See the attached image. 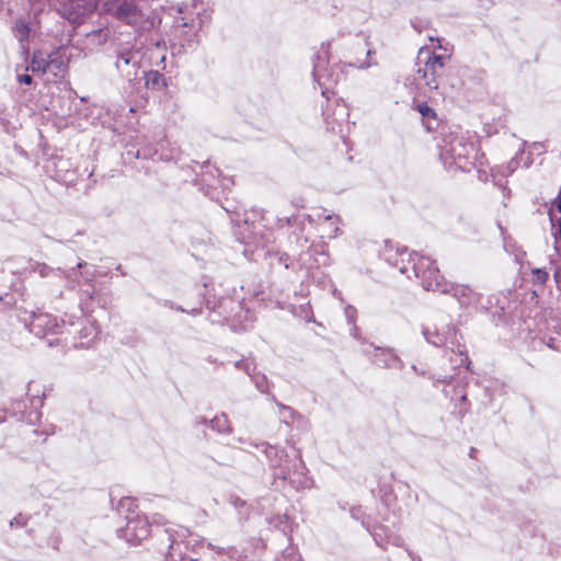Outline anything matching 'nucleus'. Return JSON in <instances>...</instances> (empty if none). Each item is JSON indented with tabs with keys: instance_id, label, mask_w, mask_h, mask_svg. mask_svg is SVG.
Here are the masks:
<instances>
[{
	"instance_id": "f257e3e1",
	"label": "nucleus",
	"mask_w": 561,
	"mask_h": 561,
	"mask_svg": "<svg viewBox=\"0 0 561 561\" xmlns=\"http://www.w3.org/2000/svg\"><path fill=\"white\" fill-rule=\"evenodd\" d=\"M397 254L404 260L409 256L411 270L416 278L421 279V285L425 290H432L439 294H450L457 299L461 308L476 309L481 301V294L467 285L451 284L444 279L435 263L425 255L417 253L410 255L405 250L397 251Z\"/></svg>"
},
{
	"instance_id": "f03ea898",
	"label": "nucleus",
	"mask_w": 561,
	"mask_h": 561,
	"mask_svg": "<svg viewBox=\"0 0 561 561\" xmlns=\"http://www.w3.org/2000/svg\"><path fill=\"white\" fill-rule=\"evenodd\" d=\"M156 2L157 0H124L112 5L108 14L138 33L149 32L162 21V7H154Z\"/></svg>"
},
{
	"instance_id": "7ed1b4c3",
	"label": "nucleus",
	"mask_w": 561,
	"mask_h": 561,
	"mask_svg": "<svg viewBox=\"0 0 561 561\" xmlns=\"http://www.w3.org/2000/svg\"><path fill=\"white\" fill-rule=\"evenodd\" d=\"M417 69L413 80L419 89H427L430 92H436L445 98L453 89L445 78V58L432 53L427 48H421L416 60Z\"/></svg>"
},
{
	"instance_id": "20e7f679",
	"label": "nucleus",
	"mask_w": 561,
	"mask_h": 561,
	"mask_svg": "<svg viewBox=\"0 0 561 561\" xmlns=\"http://www.w3.org/2000/svg\"><path fill=\"white\" fill-rule=\"evenodd\" d=\"M473 145L463 136H450L444 140L440 157L445 163L455 164L460 169L467 168L473 154Z\"/></svg>"
},
{
	"instance_id": "39448f33",
	"label": "nucleus",
	"mask_w": 561,
	"mask_h": 561,
	"mask_svg": "<svg viewBox=\"0 0 561 561\" xmlns=\"http://www.w3.org/2000/svg\"><path fill=\"white\" fill-rule=\"evenodd\" d=\"M312 77L321 88L322 95L328 98L329 90L336 80L333 70L329 68V45L324 43L312 57Z\"/></svg>"
},
{
	"instance_id": "423d86ee",
	"label": "nucleus",
	"mask_w": 561,
	"mask_h": 561,
	"mask_svg": "<svg viewBox=\"0 0 561 561\" xmlns=\"http://www.w3.org/2000/svg\"><path fill=\"white\" fill-rule=\"evenodd\" d=\"M141 56L138 49L122 46L116 53L115 69L128 82L137 80L140 70Z\"/></svg>"
},
{
	"instance_id": "0eeeda50",
	"label": "nucleus",
	"mask_w": 561,
	"mask_h": 561,
	"mask_svg": "<svg viewBox=\"0 0 561 561\" xmlns=\"http://www.w3.org/2000/svg\"><path fill=\"white\" fill-rule=\"evenodd\" d=\"M58 13L73 24H79L96 8L95 0H54Z\"/></svg>"
},
{
	"instance_id": "6e6552de",
	"label": "nucleus",
	"mask_w": 561,
	"mask_h": 561,
	"mask_svg": "<svg viewBox=\"0 0 561 561\" xmlns=\"http://www.w3.org/2000/svg\"><path fill=\"white\" fill-rule=\"evenodd\" d=\"M276 477L288 481L297 491L310 489L312 485V479L308 476L307 468L299 457L293 459L290 466L287 469H282L280 473H276Z\"/></svg>"
},
{
	"instance_id": "1a4fd4ad",
	"label": "nucleus",
	"mask_w": 561,
	"mask_h": 561,
	"mask_svg": "<svg viewBox=\"0 0 561 561\" xmlns=\"http://www.w3.org/2000/svg\"><path fill=\"white\" fill-rule=\"evenodd\" d=\"M150 533V525L146 517L135 515L127 517V523L119 530V536L128 542L136 545L146 539Z\"/></svg>"
},
{
	"instance_id": "9d476101",
	"label": "nucleus",
	"mask_w": 561,
	"mask_h": 561,
	"mask_svg": "<svg viewBox=\"0 0 561 561\" xmlns=\"http://www.w3.org/2000/svg\"><path fill=\"white\" fill-rule=\"evenodd\" d=\"M370 360L378 367L382 368H403V362L390 347L375 346L373 352L365 351Z\"/></svg>"
},
{
	"instance_id": "9b49d317",
	"label": "nucleus",
	"mask_w": 561,
	"mask_h": 561,
	"mask_svg": "<svg viewBox=\"0 0 561 561\" xmlns=\"http://www.w3.org/2000/svg\"><path fill=\"white\" fill-rule=\"evenodd\" d=\"M47 56V73L53 77H62L69 62V55L64 47H59Z\"/></svg>"
},
{
	"instance_id": "f8f14e48",
	"label": "nucleus",
	"mask_w": 561,
	"mask_h": 561,
	"mask_svg": "<svg viewBox=\"0 0 561 561\" xmlns=\"http://www.w3.org/2000/svg\"><path fill=\"white\" fill-rule=\"evenodd\" d=\"M262 447L271 468L277 470L275 474L280 473L282 469H287L290 466L291 460L288 459L283 448L266 443L262 444Z\"/></svg>"
},
{
	"instance_id": "ddd939ff",
	"label": "nucleus",
	"mask_w": 561,
	"mask_h": 561,
	"mask_svg": "<svg viewBox=\"0 0 561 561\" xmlns=\"http://www.w3.org/2000/svg\"><path fill=\"white\" fill-rule=\"evenodd\" d=\"M58 327L59 324L55 317L48 313H38L33 316L30 323V331L35 335L42 336L47 332L57 333Z\"/></svg>"
},
{
	"instance_id": "4468645a",
	"label": "nucleus",
	"mask_w": 561,
	"mask_h": 561,
	"mask_svg": "<svg viewBox=\"0 0 561 561\" xmlns=\"http://www.w3.org/2000/svg\"><path fill=\"white\" fill-rule=\"evenodd\" d=\"M454 329L449 327H447L446 330L443 329L442 331L435 327L434 330L425 328L423 330V334L428 343L433 344L434 346H442L447 343Z\"/></svg>"
},
{
	"instance_id": "2eb2a0df",
	"label": "nucleus",
	"mask_w": 561,
	"mask_h": 561,
	"mask_svg": "<svg viewBox=\"0 0 561 561\" xmlns=\"http://www.w3.org/2000/svg\"><path fill=\"white\" fill-rule=\"evenodd\" d=\"M46 60L47 56L42 51H34L31 64L26 67V70H31L34 73L48 75Z\"/></svg>"
},
{
	"instance_id": "dca6fc26",
	"label": "nucleus",
	"mask_w": 561,
	"mask_h": 561,
	"mask_svg": "<svg viewBox=\"0 0 561 561\" xmlns=\"http://www.w3.org/2000/svg\"><path fill=\"white\" fill-rule=\"evenodd\" d=\"M167 552L164 553V561H180L183 559V551L181 549V543L171 539V536H167Z\"/></svg>"
},
{
	"instance_id": "f3484780",
	"label": "nucleus",
	"mask_w": 561,
	"mask_h": 561,
	"mask_svg": "<svg viewBox=\"0 0 561 561\" xmlns=\"http://www.w3.org/2000/svg\"><path fill=\"white\" fill-rule=\"evenodd\" d=\"M209 425L214 431L218 432L219 434H231L232 432L229 419L225 413L214 416L209 421Z\"/></svg>"
},
{
	"instance_id": "a211bd4d",
	"label": "nucleus",
	"mask_w": 561,
	"mask_h": 561,
	"mask_svg": "<svg viewBox=\"0 0 561 561\" xmlns=\"http://www.w3.org/2000/svg\"><path fill=\"white\" fill-rule=\"evenodd\" d=\"M145 84L150 89H160L167 85L164 77L157 70L146 72Z\"/></svg>"
},
{
	"instance_id": "6ab92c4d",
	"label": "nucleus",
	"mask_w": 561,
	"mask_h": 561,
	"mask_svg": "<svg viewBox=\"0 0 561 561\" xmlns=\"http://www.w3.org/2000/svg\"><path fill=\"white\" fill-rule=\"evenodd\" d=\"M381 531L383 533L385 537H386V540L388 543H392V545H396V546H400L401 542H402V539L397 536V535H388L386 529L383 527H378V528H375L374 531H373V536L375 538V541L378 546H383V539H382V534Z\"/></svg>"
},
{
	"instance_id": "aec40b11",
	"label": "nucleus",
	"mask_w": 561,
	"mask_h": 561,
	"mask_svg": "<svg viewBox=\"0 0 561 561\" xmlns=\"http://www.w3.org/2000/svg\"><path fill=\"white\" fill-rule=\"evenodd\" d=\"M14 32H15L16 38L21 43L22 48L25 50L26 49L25 43L27 42V39L30 37V32H31L28 24L22 20L18 21L15 23Z\"/></svg>"
},
{
	"instance_id": "412c9836",
	"label": "nucleus",
	"mask_w": 561,
	"mask_h": 561,
	"mask_svg": "<svg viewBox=\"0 0 561 561\" xmlns=\"http://www.w3.org/2000/svg\"><path fill=\"white\" fill-rule=\"evenodd\" d=\"M249 376L252 378V380L255 383L256 388L261 392H266L268 390V382H267V379H266L265 375L260 374V373L251 371V375H249Z\"/></svg>"
},
{
	"instance_id": "4be33fe9",
	"label": "nucleus",
	"mask_w": 561,
	"mask_h": 561,
	"mask_svg": "<svg viewBox=\"0 0 561 561\" xmlns=\"http://www.w3.org/2000/svg\"><path fill=\"white\" fill-rule=\"evenodd\" d=\"M276 561H301V557L297 552L296 548L289 547L282 552Z\"/></svg>"
},
{
	"instance_id": "5701e85b",
	"label": "nucleus",
	"mask_w": 561,
	"mask_h": 561,
	"mask_svg": "<svg viewBox=\"0 0 561 561\" xmlns=\"http://www.w3.org/2000/svg\"><path fill=\"white\" fill-rule=\"evenodd\" d=\"M416 108H417L419 113L422 115V117L435 118V116H436L435 111L431 106H428L426 103H419L416 105Z\"/></svg>"
},
{
	"instance_id": "b1692460",
	"label": "nucleus",
	"mask_w": 561,
	"mask_h": 561,
	"mask_svg": "<svg viewBox=\"0 0 561 561\" xmlns=\"http://www.w3.org/2000/svg\"><path fill=\"white\" fill-rule=\"evenodd\" d=\"M534 282L537 284H545L548 280L549 274L546 270L535 268L533 270Z\"/></svg>"
},
{
	"instance_id": "393cba45",
	"label": "nucleus",
	"mask_w": 561,
	"mask_h": 561,
	"mask_svg": "<svg viewBox=\"0 0 561 561\" xmlns=\"http://www.w3.org/2000/svg\"><path fill=\"white\" fill-rule=\"evenodd\" d=\"M547 345L552 350L561 352V332L557 336L549 337Z\"/></svg>"
},
{
	"instance_id": "a878e982",
	"label": "nucleus",
	"mask_w": 561,
	"mask_h": 561,
	"mask_svg": "<svg viewBox=\"0 0 561 561\" xmlns=\"http://www.w3.org/2000/svg\"><path fill=\"white\" fill-rule=\"evenodd\" d=\"M234 365L237 368L243 369L248 375H251V371L255 370V367L252 365V363L248 360H238Z\"/></svg>"
},
{
	"instance_id": "bb28decb",
	"label": "nucleus",
	"mask_w": 561,
	"mask_h": 561,
	"mask_svg": "<svg viewBox=\"0 0 561 561\" xmlns=\"http://www.w3.org/2000/svg\"><path fill=\"white\" fill-rule=\"evenodd\" d=\"M227 444L233 448H238L247 445L248 443L242 437H232Z\"/></svg>"
},
{
	"instance_id": "cd10ccee",
	"label": "nucleus",
	"mask_w": 561,
	"mask_h": 561,
	"mask_svg": "<svg viewBox=\"0 0 561 561\" xmlns=\"http://www.w3.org/2000/svg\"><path fill=\"white\" fill-rule=\"evenodd\" d=\"M553 278L557 285V288L561 290V267H556L553 271Z\"/></svg>"
},
{
	"instance_id": "c85d7f7f",
	"label": "nucleus",
	"mask_w": 561,
	"mask_h": 561,
	"mask_svg": "<svg viewBox=\"0 0 561 561\" xmlns=\"http://www.w3.org/2000/svg\"><path fill=\"white\" fill-rule=\"evenodd\" d=\"M530 149H531V152L541 153L542 151L546 150V147H545L543 142H534L531 145Z\"/></svg>"
},
{
	"instance_id": "c756f323",
	"label": "nucleus",
	"mask_w": 561,
	"mask_h": 561,
	"mask_svg": "<svg viewBox=\"0 0 561 561\" xmlns=\"http://www.w3.org/2000/svg\"><path fill=\"white\" fill-rule=\"evenodd\" d=\"M18 81L22 84H31L33 79L30 75L23 73L18 76Z\"/></svg>"
},
{
	"instance_id": "7c9ffc66",
	"label": "nucleus",
	"mask_w": 561,
	"mask_h": 561,
	"mask_svg": "<svg viewBox=\"0 0 561 561\" xmlns=\"http://www.w3.org/2000/svg\"><path fill=\"white\" fill-rule=\"evenodd\" d=\"M207 547L214 551H216L218 554H227L229 552L228 549L226 548H222V547H217L215 545H213L211 542H208L207 543Z\"/></svg>"
},
{
	"instance_id": "2f4dec72",
	"label": "nucleus",
	"mask_w": 561,
	"mask_h": 561,
	"mask_svg": "<svg viewBox=\"0 0 561 561\" xmlns=\"http://www.w3.org/2000/svg\"><path fill=\"white\" fill-rule=\"evenodd\" d=\"M124 0H105L104 2V10L110 13V9L113 5H116L118 3H122Z\"/></svg>"
},
{
	"instance_id": "473e14b6",
	"label": "nucleus",
	"mask_w": 561,
	"mask_h": 561,
	"mask_svg": "<svg viewBox=\"0 0 561 561\" xmlns=\"http://www.w3.org/2000/svg\"><path fill=\"white\" fill-rule=\"evenodd\" d=\"M399 271L401 274H407L408 277H410V275H409L410 267L408 265L399 266Z\"/></svg>"
},
{
	"instance_id": "72a5a7b5",
	"label": "nucleus",
	"mask_w": 561,
	"mask_h": 561,
	"mask_svg": "<svg viewBox=\"0 0 561 561\" xmlns=\"http://www.w3.org/2000/svg\"><path fill=\"white\" fill-rule=\"evenodd\" d=\"M48 271H49V267H48V266H46V265H43V266L39 268V274H41L42 276H47Z\"/></svg>"
},
{
	"instance_id": "f704fd0d",
	"label": "nucleus",
	"mask_w": 561,
	"mask_h": 561,
	"mask_svg": "<svg viewBox=\"0 0 561 561\" xmlns=\"http://www.w3.org/2000/svg\"><path fill=\"white\" fill-rule=\"evenodd\" d=\"M373 65H375V62L366 61V62H363L359 67L363 68V69H367V68H369Z\"/></svg>"
},
{
	"instance_id": "c9c22d12",
	"label": "nucleus",
	"mask_w": 561,
	"mask_h": 561,
	"mask_svg": "<svg viewBox=\"0 0 561 561\" xmlns=\"http://www.w3.org/2000/svg\"><path fill=\"white\" fill-rule=\"evenodd\" d=\"M93 294L94 291L93 290H85V295L89 299H92L93 298Z\"/></svg>"
},
{
	"instance_id": "e433bc0d",
	"label": "nucleus",
	"mask_w": 561,
	"mask_h": 561,
	"mask_svg": "<svg viewBox=\"0 0 561 561\" xmlns=\"http://www.w3.org/2000/svg\"><path fill=\"white\" fill-rule=\"evenodd\" d=\"M131 503V500L130 499H124L122 500V505H126V504H130Z\"/></svg>"
},
{
	"instance_id": "4c0bfd02",
	"label": "nucleus",
	"mask_w": 561,
	"mask_h": 561,
	"mask_svg": "<svg viewBox=\"0 0 561 561\" xmlns=\"http://www.w3.org/2000/svg\"><path fill=\"white\" fill-rule=\"evenodd\" d=\"M180 25H181L182 27H184V26H187V23L185 22V20H184V19H181Z\"/></svg>"
},
{
	"instance_id": "58836bf2",
	"label": "nucleus",
	"mask_w": 561,
	"mask_h": 561,
	"mask_svg": "<svg viewBox=\"0 0 561 561\" xmlns=\"http://www.w3.org/2000/svg\"><path fill=\"white\" fill-rule=\"evenodd\" d=\"M332 218H334V216H333V215H325V216H324V219H325V220H331Z\"/></svg>"
},
{
	"instance_id": "ea45409f",
	"label": "nucleus",
	"mask_w": 561,
	"mask_h": 561,
	"mask_svg": "<svg viewBox=\"0 0 561 561\" xmlns=\"http://www.w3.org/2000/svg\"><path fill=\"white\" fill-rule=\"evenodd\" d=\"M559 237L561 239V217H560V221H559Z\"/></svg>"
},
{
	"instance_id": "a19ab883",
	"label": "nucleus",
	"mask_w": 561,
	"mask_h": 561,
	"mask_svg": "<svg viewBox=\"0 0 561 561\" xmlns=\"http://www.w3.org/2000/svg\"><path fill=\"white\" fill-rule=\"evenodd\" d=\"M333 231H334V234L336 236L340 231L339 227H335Z\"/></svg>"
},
{
	"instance_id": "79ce46f5",
	"label": "nucleus",
	"mask_w": 561,
	"mask_h": 561,
	"mask_svg": "<svg viewBox=\"0 0 561 561\" xmlns=\"http://www.w3.org/2000/svg\"><path fill=\"white\" fill-rule=\"evenodd\" d=\"M83 264H84V263L79 262V263L77 264V267H78V268H81V267L83 266Z\"/></svg>"
},
{
	"instance_id": "37998d69",
	"label": "nucleus",
	"mask_w": 561,
	"mask_h": 561,
	"mask_svg": "<svg viewBox=\"0 0 561 561\" xmlns=\"http://www.w3.org/2000/svg\"><path fill=\"white\" fill-rule=\"evenodd\" d=\"M373 53H374V50L368 49V50H367V56H370Z\"/></svg>"
},
{
	"instance_id": "c03bdc74",
	"label": "nucleus",
	"mask_w": 561,
	"mask_h": 561,
	"mask_svg": "<svg viewBox=\"0 0 561 561\" xmlns=\"http://www.w3.org/2000/svg\"><path fill=\"white\" fill-rule=\"evenodd\" d=\"M283 409H284L285 411L289 412V413L291 412V411H290V409H289V408H287V407H283Z\"/></svg>"
},
{
	"instance_id": "a18cd8bd",
	"label": "nucleus",
	"mask_w": 561,
	"mask_h": 561,
	"mask_svg": "<svg viewBox=\"0 0 561 561\" xmlns=\"http://www.w3.org/2000/svg\"><path fill=\"white\" fill-rule=\"evenodd\" d=\"M93 35L100 36L101 35V31L94 32Z\"/></svg>"
},
{
	"instance_id": "49530a36",
	"label": "nucleus",
	"mask_w": 561,
	"mask_h": 561,
	"mask_svg": "<svg viewBox=\"0 0 561 561\" xmlns=\"http://www.w3.org/2000/svg\"><path fill=\"white\" fill-rule=\"evenodd\" d=\"M164 60H165V56L163 55V56L161 57V60H160V61L163 64V62H164Z\"/></svg>"
},
{
	"instance_id": "de8ad7c7",
	"label": "nucleus",
	"mask_w": 561,
	"mask_h": 561,
	"mask_svg": "<svg viewBox=\"0 0 561 561\" xmlns=\"http://www.w3.org/2000/svg\"><path fill=\"white\" fill-rule=\"evenodd\" d=\"M92 330H93V331H95V335H96V334H99V331H98V329H95V328H92Z\"/></svg>"
},
{
	"instance_id": "09e8293b",
	"label": "nucleus",
	"mask_w": 561,
	"mask_h": 561,
	"mask_svg": "<svg viewBox=\"0 0 561 561\" xmlns=\"http://www.w3.org/2000/svg\"><path fill=\"white\" fill-rule=\"evenodd\" d=\"M156 45H157V47H160L161 43L158 41V42L156 43Z\"/></svg>"
},
{
	"instance_id": "8fccbe9b",
	"label": "nucleus",
	"mask_w": 561,
	"mask_h": 561,
	"mask_svg": "<svg viewBox=\"0 0 561 561\" xmlns=\"http://www.w3.org/2000/svg\"><path fill=\"white\" fill-rule=\"evenodd\" d=\"M328 128H330V123H327ZM331 129H334V127H331Z\"/></svg>"
}]
</instances>
